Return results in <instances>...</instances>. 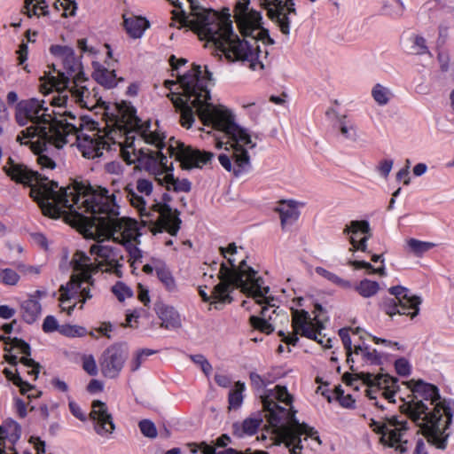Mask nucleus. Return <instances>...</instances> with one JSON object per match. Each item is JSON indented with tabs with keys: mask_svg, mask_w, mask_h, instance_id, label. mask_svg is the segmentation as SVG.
Returning a JSON list of instances; mask_svg holds the SVG:
<instances>
[{
	"mask_svg": "<svg viewBox=\"0 0 454 454\" xmlns=\"http://www.w3.org/2000/svg\"><path fill=\"white\" fill-rule=\"evenodd\" d=\"M50 51L57 61L53 64L54 73L48 76L49 89L54 90V94L18 104L16 121L19 125L27 127L17 136V141L29 146L43 168L53 169L56 164L51 154L68 143L75 145L86 159L99 158L105 150L119 148L128 163L124 149L132 145L142 147L144 139L140 130L153 124L142 123L135 108L122 103L114 106L111 124L107 125L111 129L101 131L93 128L83 131L82 120L67 107L75 103L90 109L99 100L90 90V82L84 76L81 62L71 47L52 45Z\"/></svg>",
	"mask_w": 454,
	"mask_h": 454,
	"instance_id": "nucleus-1",
	"label": "nucleus"
},
{
	"mask_svg": "<svg viewBox=\"0 0 454 454\" xmlns=\"http://www.w3.org/2000/svg\"><path fill=\"white\" fill-rule=\"evenodd\" d=\"M63 205H68L82 221H90L103 228L114 240L120 241L126 248L128 262L133 269L143 262V251L139 248L141 233L136 220L119 217V201L126 197L130 206L138 214L141 222L149 225L153 234L167 231L175 236L180 229L181 221L176 211L164 202L158 200L153 193V182L146 178H138L135 184H123L119 179H114L111 188H93L76 184L66 188Z\"/></svg>",
	"mask_w": 454,
	"mask_h": 454,
	"instance_id": "nucleus-2",
	"label": "nucleus"
},
{
	"mask_svg": "<svg viewBox=\"0 0 454 454\" xmlns=\"http://www.w3.org/2000/svg\"><path fill=\"white\" fill-rule=\"evenodd\" d=\"M173 76L177 80H166L164 87L169 90L168 97L180 114L181 125L190 129L198 116L208 137L216 148L225 145V152L218 157L222 167L239 177L251 168L248 151L257 145L258 137L236 122L231 110L223 105H214L211 100L209 85L212 74L206 65L192 64L186 72L180 74V67L186 59H169Z\"/></svg>",
	"mask_w": 454,
	"mask_h": 454,
	"instance_id": "nucleus-3",
	"label": "nucleus"
},
{
	"mask_svg": "<svg viewBox=\"0 0 454 454\" xmlns=\"http://www.w3.org/2000/svg\"><path fill=\"white\" fill-rule=\"evenodd\" d=\"M174 7L171 25L188 27L206 46L214 48L216 54L223 55L230 61L247 64L253 71L264 68L263 59H267V46L274 40L262 27L260 12L249 8L250 0H235L234 19L242 35L233 32L229 9L222 13L206 9L200 0H168Z\"/></svg>",
	"mask_w": 454,
	"mask_h": 454,
	"instance_id": "nucleus-4",
	"label": "nucleus"
},
{
	"mask_svg": "<svg viewBox=\"0 0 454 454\" xmlns=\"http://www.w3.org/2000/svg\"><path fill=\"white\" fill-rule=\"evenodd\" d=\"M4 170L12 180L31 187L30 196L36 201L43 215L52 218L63 215L73 224L83 227L90 235L101 234L107 238L97 240L90 246V253L93 256L94 262H91L90 256L82 252L89 261L88 271L90 277V286H92V273L98 270L114 273L118 277L121 276L124 257L120 247L113 243H117L126 249L125 247L120 241L114 240L103 228L90 221L80 220L73 207L62 205L64 204V200H62L64 192L59 189L58 183L50 181L48 178L41 179L37 172L28 169L23 164L14 162L12 159L4 167ZM125 251L127 252V250ZM80 252L82 253V251Z\"/></svg>",
	"mask_w": 454,
	"mask_h": 454,
	"instance_id": "nucleus-5",
	"label": "nucleus"
},
{
	"mask_svg": "<svg viewBox=\"0 0 454 454\" xmlns=\"http://www.w3.org/2000/svg\"><path fill=\"white\" fill-rule=\"evenodd\" d=\"M139 134L144 144L153 146L155 150L145 146L136 147L134 145L128 146L124 149L128 164L137 163L139 168L153 175L159 184L164 185L168 191L187 192L191 190V183L185 178L174 177L172 169L168 168L166 153L175 157L187 168H202L214 157L210 152L195 149L178 141L167 146L166 137L159 130L157 123L145 126Z\"/></svg>",
	"mask_w": 454,
	"mask_h": 454,
	"instance_id": "nucleus-6",
	"label": "nucleus"
},
{
	"mask_svg": "<svg viewBox=\"0 0 454 454\" xmlns=\"http://www.w3.org/2000/svg\"><path fill=\"white\" fill-rule=\"evenodd\" d=\"M260 396L270 427L267 431L270 445H284L290 454H307L320 446L317 432L295 418L293 395L286 387L277 385Z\"/></svg>",
	"mask_w": 454,
	"mask_h": 454,
	"instance_id": "nucleus-7",
	"label": "nucleus"
},
{
	"mask_svg": "<svg viewBox=\"0 0 454 454\" xmlns=\"http://www.w3.org/2000/svg\"><path fill=\"white\" fill-rule=\"evenodd\" d=\"M364 380L367 383L364 391L370 400L369 405L377 411V414L368 418L370 428L378 435L383 446L401 453L406 452L411 447V423L402 416H388L385 412L387 407L382 403H396L399 392L397 379L388 374H367Z\"/></svg>",
	"mask_w": 454,
	"mask_h": 454,
	"instance_id": "nucleus-8",
	"label": "nucleus"
},
{
	"mask_svg": "<svg viewBox=\"0 0 454 454\" xmlns=\"http://www.w3.org/2000/svg\"><path fill=\"white\" fill-rule=\"evenodd\" d=\"M408 400L401 398L402 411L422 430L427 442L438 449H445L450 433L447 432L454 415V401L442 399L439 389L433 384L419 380L411 387Z\"/></svg>",
	"mask_w": 454,
	"mask_h": 454,
	"instance_id": "nucleus-9",
	"label": "nucleus"
},
{
	"mask_svg": "<svg viewBox=\"0 0 454 454\" xmlns=\"http://www.w3.org/2000/svg\"><path fill=\"white\" fill-rule=\"evenodd\" d=\"M220 251L226 262L219 264L213 261L207 266L208 270L214 272L219 279L218 285L215 286L214 296L221 301H228L229 294L235 288H240L242 293L250 291L255 294H261L262 279L247 266L243 247L231 243L227 247H220Z\"/></svg>",
	"mask_w": 454,
	"mask_h": 454,
	"instance_id": "nucleus-10",
	"label": "nucleus"
},
{
	"mask_svg": "<svg viewBox=\"0 0 454 454\" xmlns=\"http://www.w3.org/2000/svg\"><path fill=\"white\" fill-rule=\"evenodd\" d=\"M88 262V258L82 253H75L70 262L73 268L71 279L59 288V307L68 315H71L78 302L83 304L92 297Z\"/></svg>",
	"mask_w": 454,
	"mask_h": 454,
	"instance_id": "nucleus-11",
	"label": "nucleus"
},
{
	"mask_svg": "<svg viewBox=\"0 0 454 454\" xmlns=\"http://www.w3.org/2000/svg\"><path fill=\"white\" fill-rule=\"evenodd\" d=\"M292 325L294 332L292 333L280 331L279 335L282 336V340L287 344L295 345L298 341L297 335L300 334L303 337L315 340L324 348H332V340L325 338L321 333L324 328L323 323L317 318V316L313 317L310 314L303 309H294L292 311Z\"/></svg>",
	"mask_w": 454,
	"mask_h": 454,
	"instance_id": "nucleus-12",
	"label": "nucleus"
},
{
	"mask_svg": "<svg viewBox=\"0 0 454 454\" xmlns=\"http://www.w3.org/2000/svg\"><path fill=\"white\" fill-rule=\"evenodd\" d=\"M394 298L383 300L382 310L393 317L395 315L409 316L411 319L419 313V306L422 302L420 296L414 295L409 289L402 286H392L388 290Z\"/></svg>",
	"mask_w": 454,
	"mask_h": 454,
	"instance_id": "nucleus-13",
	"label": "nucleus"
},
{
	"mask_svg": "<svg viewBox=\"0 0 454 454\" xmlns=\"http://www.w3.org/2000/svg\"><path fill=\"white\" fill-rule=\"evenodd\" d=\"M263 284V280H262L261 294H255L250 291H246L244 294L252 298L260 308V316L250 317L251 325L263 333L270 334L274 331V324L279 314L277 311L278 307L276 305V301L267 295L270 288L264 286Z\"/></svg>",
	"mask_w": 454,
	"mask_h": 454,
	"instance_id": "nucleus-14",
	"label": "nucleus"
},
{
	"mask_svg": "<svg viewBox=\"0 0 454 454\" xmlns=\"http://www.w3.org/2000/svg\"><path fill=\"white\" fill-rule=\"evenodd\" d=\"M262 5L281 33L289 35L291 24L297 15L294 0H263Z\"/></svg>",
	"mask_w": 454,
	"mask_h": 454,
	"instance_id": "nucleus-15",
	"label": "nucleus"
},
{
	"mask_svg": "<svg viewBox=\"0 0 454 454\" xmlns=\"http://www.w3.org/2000/svg\"><path fill=\"white\" fill-rule=\"evenodd\" d=\"M30 356V346L22 340L13 339L11 342L9 353L5 355V359L11 364L21 363L26 368L27 376L31 380H35L39 374V364L35 363Z\"/></svg>",
	"mask_w": 454,
	"mask_h": 454,
	"instance_id": "nucleus-16",
	"label": "nucleus"
},
{
	"mask_svg": "<svg viewBox=\"0 0 454 454\" xmlns=\"http://www.w3.org/2000/svg\"><path fill=\"white\" fill-rule=\"evenodd\" d=\"M128 354L122 346L114 344L107 348L102 354L100 367L103 375L109 379H114L120 374Z\"/></svg>",
	"mask_w": 454,
	"mask_h": 454,
	"instance_id": "nucleus-17",
	"label": "nucleus"
},
{
	"mask_svg": "<svg viewBox=\"0 0 454 454\" xmlns=\"http://www.w3.org/2000/svg\"><path fill=\"white\" fill-rule=\"evenodd\" d=\"M145 262V254H143V262L137 268V270L143 265V271L145 274H153L155 272L157 278L165 287V289L169 293L177 292V285L176 279L170 271L169 268L167 264L157 258H152L149 262ZM129 265H131L129 263ZM133 268L132 266H130ZM136 269H132V271L135 272Z\"/></svg>",
	"mask_w": 454,
	"mask_h": 454,
	"instance_id": "nucleus-18",
	"label": "nucleus"
},
{
	"mask_svg": "<svg viewBox=\"0 0 454 454\" xmlns=\"http://www.w3.org/2000/svg\"><path fill=\"white\" fill-rule=\"evenodd\" d=\"M90 419L94 422V428L97 434L101 436H108L114 430V424L107 406L101 401L92 403Z\"/></svg>",
	"mask_w": 454,
	"mask_h": 454,
	"instance_id": "nucleus-19",
	"label": "nucleus"
},
{
	"mask_svg": "<svg viewBox=\"0 0 454 454\" xmlns=\"http://www.w3.org/2000/svg\"><path fill=\"white\" fill-rule=\"evenodd\" d=\"M348 236L352 246L350 251L366 252L370 237V225L367 221H352L343 231Z\"/></svg>",
	"mask_w": 454,
	"mask_h": 454,
	"instance_id": "nucleus-20",
	"label": "nucleus"
},
{
	"mask_svg": "<svg viewBox=\"0 0 454 454\" xmlns=\"http://www.w3.org/2000/svg\"><path fill=\"white\" fill-rule=\"evenodd\" d=\"M155 312L160 320V326L167 330H175L181 326V317L178 311L170 305L158 303Z\"/></svg>",
	"mask_w": 454,
	"mask_h": 454,
	"instance_id": "nucleus-21",
	"label": "nucleus"
},
{
	"mask_svg": "<svg viewBox=\"0 0 454 454\" xmlns=\"http://www.w3.org/2000/svg\"><path fill=\"white\" fill-rule=\"evenodd\" d=\"M275 210L279 214L283 229L294 224L300 216L299 203L295 200H282Z\"/></svg>",
	"mask_w": 454,
	"mask_h": 454,
	"instance_id": "nucleus-22",
	"label": "nucleus"
},
{
	"mask_svg": "<svg viewBox=\"0 0 454 454\" xmlns=\"http://www.w3.org/2000/svg\"><path fill=\"white\" fill-rule=\"evenodd\" d=\"M93 77L106 88H113L117 85L116 74L114 70L110 71L97 61H92Z\"/></svg>",
	"mask_w": 454,
	"mask_h": 454,
	"instance_id": "nucleus-23",
	"label": "nucleus"
},
{
	"mask_svg": "<svg viewBox=\"0 0 454 454\" xmlns=\"http://www.w3.org/2000/svg\"><path fill=\"white\" fill-rule=\"evenodd\" d=\"M124 27L133 38H140L148 27V21L142 17H124Z\"/></svg>",
	"mask_w": 454,
	"mask_h": 454,
	"instance_id": "nucleus-24",
	"label": "nucleus"
},
{
	"mask_svg": "<svg viewBox=\"0 0 454 454\" xmlns=\"http://www.w3.org/2000/svg\"><path fill=\"white\" fill-rule=\"evenodd\" d=\"M23 310V318L28 323H34L41 314V304L39 301H37L34 297H29L27 300L24 301L21 305Z\"/></svg>",
	"mask_w": 454,
	"mask_h": 454,
	"instance_id": "nucleus-25",
	"label": "nucleus"
},
{
	"mask_svg": "<svg viewBox=\"0 0 454 454\" xmlns=\"http://www.w3.org/2000/svg\"><path fill=\"white\" fill-rule=\"evenodd\" d=\"M204 282L206 283L205 284V287L206 288H213L212 292H211V295H208L201 287L200 288V295L201 296V298L203 299L204 301H209L211 299L213 300L214 302H231V294H229V299L228 301H221V300H218L216 299L215 296H214V292H215V286L218 285V283H216V280H218L215 277V274L210 270H208V269L207 268V270L204 272Z\"/></svg>",
	"mask_w": 454,
	"mask_h": 454,
	"instance_id": "nucleus-26",
	"label": "nucleus"
},
{
	"mask_svg": "<svg viewBox=\"0 0 454 454\" xmlns=\"http://www.w3.org/2000/svg\"><path fill=\"white\" fill-rule=\"evenodd\" d=\"M246 385L244 382L237 381L233 388L231 389L228 395V403L230 410H238L241 407L244 400V392Z\"/></svg>",
	"mask_w": 454,
	"mask_h": 454,
	"instance_id": "nucleus-27",
	"label": "nucleus"
},
{
	"mask_svg": "<svg viewBox=\"0 0 454 454\" xmlns=\"http://www.w3.org/2000/svg\"><path fill=\"white\" fill-rule=\"evenodd\" d=\"M4 372L6 378L12 381L14 385L20 387V393L22 395H27L28 398L35 397V395L29 394L31 390L34 389V387L20 376L16 370L5 368Z\"/></svg>",
	"mask_w": 454,
	"mask_h": 454,
	"instance_id": "nucleus-28",
	"label": "nucleus"
},
{
	"mask_svg": "<svg viewBox=\"0 0 454 454\" xmlns=\"http://www.w3.org/2000/svg\"><path fill=\"white\" fill-rule=\"evenodd\" d=\"M372 261L374 262L380 261L382 265L376 269L370 262H367L365 261H359V260L349 261L348 264L353 266L356 270L366 269V270H370L369 273H374V274H379L380 276H384L386 274V269L384 266V259L382 258V255L381 254H373L372 256Z\"/></svg>",
	"mask_w": 454,
	"mask_h": 454,
	"instance_id": "nucleus-29",
	"label": "nucleus"
},
{
	"mask_svg": "<svg viewBox=\"0 0 454 454\" xmlns=\"http://www.w3.org/2000/svg\"><path fill=\"white\" fill-rule=\"evenodd\" d=\"M372 98L380 106H387L393 98L392 90L381 83H376L372 88Z\"/></svg>",
	"mask_w": 454,
	"mask_h": 454,
	"instance_id": "nucleus-30",
	"label": "nucleus"
},
{
	"mask_svg": "<svg viewBox=\"0 0 454 454\" xmlns=\"http://www.w3.org/2000/svg\"><path fill=\"white\" fill-rule=\"evenodd\" d=\"M354 289L364 298H370L378 294L380 285L376 281L367 278L361 280L354 286Z\"/></svg>",
	"mask_w": 454,
	"mask_h": 454,
	"instance_id": "nucleus-31",
	"label": "nucleus"
},
{
	"mask_svg": "<svg viewBox=\"0 0 454 454\" xmlns=\"http://www.w3.org/2000/svg\"><path fill=\"white\" fill-rule=\"evenodd\" d=\"M315 271L319 276L323 277L324 278L327 279L331 283H333L343 289H350L353 287V285L350 281L340 278L333 272H331L323 267H317L315 269Z\"/></svg>",
	"mask_w": 454,
	"mask_h": 454,
	"instance_id": "nucleus-32",
	"label": "nucleus"
},
{
	"mask_svg": "<svg viewBox=\"0 0 454 454\" xmlns=\"http://www.w3.org/2000/svg\"><path fill=\"white\" fill-rule=\"evenodd\" d=\"M24 8L29 18L48 13V6L45 4V0H25Z\"/></svg>",
	"mask_w": 454,
	"mask_h": 454,
	"instance_id": "nucleus-33",
	"label": "nucleus"
},
{
	"mask_svg": "<svg viewBox=\"0 0 454 454\" xmlns=\"http://www.w3.org/2000/svg\"><path fill=\"white\" fill-rule=\"evenodd\" d=\"M354 353L372 364H378L380 362V356L378 354L377 350L367 345L355 346Z\"/></svg>",
	"mask_w": 454,
	"mask_h": 454,
	"instance_id": "nucleus-34",
	"label": "nucleus"
},
{
	"mask_svg": "<svg viewBox=\"0 0 454 454\" xmlns=\"http://www.w3.org/2000/svg\"><path fill=\"white\" fill-rule=\"evenodd\" d=\"M404 4L401 0H385L383 3V13L391 17H401L404 12Z\"/></svg>",
	"mask_w": 454,
	"mask_h": 454,
	"instance_id": "nucleus-35",
	"label": "nucleus"
},
{
	"mask_svg": "<svg viewBox=\"0 0 454 454\" xmlns=\"http://www.w3.org/2000/svg\"><path fill=\"white\" fill-rule=\"evenodd\" d=\"M407 246L415 255L422 256L425 253L434 248L435 244L416 239H410L407 240Z\"/></svg>",
	"mask_w": 454,
	"mask_h": 454,
	"instance_id": "nucleus-36",
	"label": "nucleus"
},
{
	"mask_svg": "<svg viewBox=\"0 0 454 454\" xmlns=\"http://www.w3.org/2000/svg\"><path fill=\"white\" fill-rule=\"evenodd\" d=\"M20 279L19 273L11 268H0V283L4 286H16Z\"/></svg>",
	"mask_w": 454,
	"mask_h": 454,
	"instance_id": "nucleus-37",
	"label": "nucleus"
},
{
	"mask_svg": "<svg viewBox=\"0 0 454 454\" xmlns=\"http://www.w3.org/2000/svg\"><path fill=\"white\" fill-rule=\"evenodd\" d=\"M261 424V420L257 419H247L243 421L239 427L236 428V431L239 432V436L244 435H253L256 433Z\"/></svg>",
	"mask_w": 454,
	"mask_h": 454,
	"instance_id": "nucleus-38",
	"label": "nucleus"
},
{
	"mask_svg": "<svg viewBox=\"0 0 454 454\" xmlns=\"http://www.w3.org/2000/svg\"><path fill=\"white\" fill-rule=\"evenodd\" d=\"M112 292L120 301H123L133 296L132 289L121 281H118L112 286Z\"/></svg>",
	"mask_w": 454,
	"mask_h": 454,
	"instance_id": "nucleus-39",
	"label": "nucleus"
},
{
	"mask_svg": "<svg viewBox=\"0 0 454 454\" xmlns=\"http://www.w3.org/2000/svg\"><path fill=\"white\" fill-rule=\"evenodd\" d=\"M411 46V51L413 54L423 55L429 54L428 47L427 46L426 39L421 35H413L410 38Z\"/></svg>",
	"mask_w": 454,
	"mask_h": 454,
	"instance_id": "nucleus-40",
	"label": "nucleus"
},
{
	"mask_svg": "<svg viewBox=\"0 0 454 454\" xmlns=\"http://www.w3.org/2000/svg\"><path fill=\"white\" fill-rule=\"evenodd\" d=\"M201 451L203 454H268L266 451H263V450H256V451L247 450L245 453H243V452H239L231 448L223 450H216L215 447L207 445L206 443L203 444V446L201 448Z\"/></svg>",
	"mask_w": 454,
	"mask_h": 454,
	"instance_id": "nucleus-41",
	"label": "nucleus"
},
{
	"mask_svg": "<svg viewBox=\"0 0 454 454\" xmlns=\"http://www.w3.org/2000/svg\"><path fill=\"white\" fill-rule=\"evenodd\" d=\"M59 333L64 336L75 338L82 337L86 334L87 331L84 327L79 325H64L59 329Z\"/></svg>",
	"mask_w": 454,
	"mask_h": 454,
	"instance_id": "nucleus-42",
	"label": "nucleus"
},
{
	"mask_svg": "<svg viewBox=\"0 0 454 454\" xmlns=\"http://www.w3.org/2000/svg\"><path fill=\"white\" fill-rule=\"evenodd\" d=\"M141 434L147 438L154 439L157 437L158 431L155 424L150 419H142L138 423Z\"/></svg>",
	"mask_w": 454,
	"mask_h": 454,
	"instance_id": "nucleus-43",
	"label": "nucleus"
},
{
	"mask_svg": "<svg viewBox=\"0 0 454 454\" xmlns=\"http://www.w3.org/2000/svg\"><path fill=\"white\" fill-rule=\"evenodd\" d=\"M56 9L63 10V15L65 17L75 15L77 10V4L75 0H56L54 3Z\"/></svg>",
	"mask_w": 454,
	"mask_h": 454,
	"instance_id": "nucleus-44",
	"label": "nucleus"
},
{
	"mask_svg": "<svg viewBox=\"0 0 454 454\" xmlns=\"http://www.w3.org/2000/svg\"><path fill=\"white\" fill-rule=\"evenodd\" d=\"M153 354H154V350H152V349L145 348V349L139 350L130 362V364H129L130 370L132 372L137 371L140 368L143 362L145 361V357H147Z\"/></svg>",
	"mask_w": 454,
	"mask_h": 454,
	"instance_id": "nucleus-45",
	"label": "nucleus"
},
{
	"mask_svg": "<svg viewBox=\"0 0 454 454\" xmlns=\"http://www.w3.org/2000/svg\"><path fill=\"white\" fill-rule=\"evenodd\" d=\"M341 135L349 140L355 141L357 138V130L356 126L350 121H342L340 123Z\"/></svg>",
	"mask_w": 454,
	"mask_h": 454,
	"instance_id": "nucleus-46",
	"label": "nucleus"
},
{
	"mask_svg": "<svg viewBox=\"0 0 454 454\" xmlns=\"http://www.w3.org/2000/svg\"><path fill=\"white\" fill-rule=\"evenodd\" d=\"M190 358L194 364L200 367L205 375L208 376L211 373L212 365L203 355H191Z\"/></svg>",
	"mask_w": 454,
	"mask_h": 454,
	"instance_id": "nucleus-47",
	"label": "nucleus"
},
{
	"mask_svg": "<svg viewBox=\"0 0 454 454\" xmlns=\"http://www.w3.org/2000/svg\"><path fill=\"white\" fill-rule=\"evenodd\" d=\"M82 368L90 375L95 376L98 374V366L94 357L90 356H84L82 357Z\"/></svg>",
	"mask_w": 454,
	"mask_h": 454,
	"instance_id": "nucleus-48",
	"label": "nucleus"
},
{
	"mask_svg": "<svg viewBox=\"0 0 454 454\" xmlns=\"http://www.w3.org/2000/svg\"><path fill=\"white\" fill-rule=\"evenodd\" d=\"M251 386L256 391L263 390L267 387L266 380H262V376L255 372H252L249 374Z\"/></svg>",
	"mask_w": 454,
	"mask_h": 454,
	"instance_id": "nucleus-49",
	"label": "nucleus"
},
{
	"mask_svg": "<svg viewBox=\"0 0 454 454\" xmlns=\"http://www.w3.org/2000/svg\"><path fill=\"white\" fill-rule=\"evenodd\" d=\"M395 368L401 376H408L411 373V364L407 359L402 357L395 361Z\"/></svg>",
	"mask_w": 454,
	"mask_h": 454,
	"instance_id": "nucleus-50",
	"label": "nucleus"
},
{
	"mask_svg": "<svg viewBox=\"0 0 454 454\" xmlns=\"http://www.w3.org/2000/svg\"><path fill=\"white\" fill-rule=\"evenodd\" d=\"M57 319L53 316H47L43 323V330L44 333H52L59 331V327Z\"/></svg>",
	"mask_w": 454,
	"mask_h": 454,
	"instance_id": "nucleus-51",
	"label": "nucleus"
},
{
	"mask_svg": "<svg viewBox=\"0 0 454 454\" xmlns=\"http://www.w3.org/2000/svg\"><path fill=\"white\" fill-rule=\"evenodd\" d=\"M393 160H381L379 165L377 166V170L380 173L381 176L384 178H387L391 172V169L393 168Z\"/></svg>",
	"mask_w": 454,
	"mask_h": 454,
	"instance_id": "nucleus-52",
	"label": "nucleus"
},
{
	"mask_svg": "<svg viewBox=\"0 0 454 454\" xmlns=\"http://www.w3.org/2000/svg\"><path fill=\"white\" fill-rule=\"evenodd\" d=\"M77 46L82 54H87L88 56H95L98 52L95 47L88 45L85 39L78 40Z\"/></svg>",
	"mask_w": 454,
	"mask_h": 454,
	"instance_id": "nucleus-53",
	"label": "nucleus"
},
{
	"mask_svg": "<svg viewBox=\"0 0 454 454\" xmlns=\"http://www.w3.org/2000/svg\"><path fill=\"white\" fill-rule=\"evenodd\" d=\"M68 406H69L70 412L76 419H78L79 420L83 421V422L87 420L86 414L82 411V408L79 406L78 403H76L74 401H69Z\"/></svg>",
	"mask_w": 454,
	"mask_h": 454,
	"instance_id": "nucleus-54",
	"label": "nucleus"
},
{
	"mask_svg": "<svg viewBox=\"0 0 454 454\" xmlns=\"http://www.w3.org/2000/svg\"><path fill=\"white\" fill-rule=\"evenodd\" d=\"M339 335L342 340L343 346L348 354L351 353L352 350V341L348 333V331L346 329H340L339 332Z\"/></svg>",
	"mask_w": 454,
	"mask_h": 454,
	"instance_id": "nucleus-55",
	"label": "nucleus"
},
{
	"mask_svg": "<svg viewBox=\"0 0 454 454\" xmlns=\"http://www.w3.org/2000/svg\"><path fill=\"white\" fill-rule=\"evenodd\" d=\"M449 35V26L445 24H441L438 27V39L437 45L442 46L448 38Z\"/></svg>",
	"mask_w": 454,
	"mask_h": 454,
	"instance_id": "nucleus-56",
	"label": "nucleus"
},
{
	"mask_svg": "<svg viewBox=\"0 0 454 454\" xmlns=\"http://www.w3.org/2000/svg\"><path fill=\"white\" fill-rule=\"evenodd\" d=\"M438 61L442 72H448L450 70V56L448 53L443 51L439 52Z\"/></svg>",
	"mask_w": 454,
	"mask_h": 454,
	"instance_id": "nucleus-57",
	"label": "nucleus"
},
{
	"mask_svg": "<svg viewBox=\"0 0 454 454\" xmlns=\"http://www.w3.org/2000/svg\"><path fill=\"white\" fill-rule=\"evenodd\" d=\"M106 170L107 173L120 176L123 172V167L120 162L111 161L106 165Z\"/></svg>",
	"mask_w": 454,
	"mask_h": 454,
	"instance_id": "nucleus-58",
	"label": "nucleus"
},
{
	"mask_svg": "<svg viewBox=\"0 0 454 454\" xmlns=\"http://www.w3.org/2000/svg\"><path fill=\"white\" fill-rule=\"evenodd\" d=\"M215 381L221 387H229L231 384V379L227 374L216 373L215 375Z\"/></svg>",
	"mask_w": 454,
	"mask_h": 454,
	"instance_id": "nucleus-59",
	"label": "nucleus"
},
{
	"mask_svg": "<svg viewBox=\"0 0 454 454\" xmlns=\"http://www.w3.org/2000/svg\"><path fill=\"white\" fill-rule=\"evenodd\" d=\"M338 401L344 408H352L355 404V399L351 395H344L343 393L338 396Z\"/></svg>",
	"mask_w": 454,
	"mask_h": 454,
	"instance_id": "nucleus-60",
	"label": "nucleus"
},
{
	"mask_svg": "<svg viewBox=\"0 0 454 454\" xmlns=\"http://www.w3.org/2000/svg\"><path fill=\"white\" fill-rule=\"evenodd\" d=\"M16 313V310L8 305H0V317L3 319H10Z\"/></svg>",
	"mask_w": 454,
	"mask_h": 454,
	"instance_id": "nucleus-61",
	"label": "nucleus"
},
{
	"mask_svg": "<svg viewBox=\"0 0 454 454\" xmlns=\"http://www.w3.org/2000/svg\"><path fill=\"white\" fill-rule=\"evenodd\" d=\"M138 299L145 305H148L150 302L149 291L141 285L138 286Z\"/></svg>",
	"mask_w": 454,
	"mask_h": 454,
	"instance_id": "nucleus-62",
	"label": "nucleus"
},
{
	"mask_svg": "<svg viewBox=\"0 0 454 454\" xmlns=\"http://www.w3.org/2000/svg\"><path fill=\"white\" fill-rule=\"evenodd\" d=\"M31 442L34 443L35 448L36 450V454H45L46 453V447L45 442L42 441L38 437H32Z\"/></svg>",
	"mask_w": 454,
	"mask_h": 454,
	"instance_id": "nucleus-63",
	"label": "nucleus"
},
{
	"mask_svg": "<svg viewBox=\"0 0 454 454\" xmlns=\"http://www.w3.org/2000/svg\"><path fill=\"white\" fill-rule=\"evenodd\" d=\"M396 179L398 181L403 180L404 184H410V178H409V166H406L405 168L400 169L396 174Z\"/></svg>",
	"mask_w": 454,
	"mask_h": 454,
	"instance_id": "nucleus-64",
	"label": "nucleus"
}]
</instances>
